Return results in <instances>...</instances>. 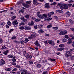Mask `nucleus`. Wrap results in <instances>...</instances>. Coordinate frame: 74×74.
Returning <instances> with one entry per match:
<instances>
[{"instance_id": "nucleus-40", "label": "nucleus", "mask_w": 74, "mask_h": 74, "mask_svg": "<svg viewBox=\"0 0 74 74\" xmlns=\"http://www.w3.org/2000/svg\"><path fill=\"white\" fill-rule=\"evenodd\" d=\"M57 3H56V2H54L52 3L51 4V5H56V4Z\"/></svg>"}, {"instance_id": "nucleus-58", "label": "nucleus", "mask_w": 74, "mask_h": 74, "mask_svg": "<svg viewBox=\"0 0 74 74\" xmlns=\"http://www.w3.org/2000/svg\"><path fill=\"white\" fill-rule=\"evenodd\" d=\"M22 0H21V1H20L19 2H18L17 3V4H18V5H19V4H21V3H22Z\"/></svg>"}, {"instance_id": "nucleus-14", "label": "nucleus", "mask_w": 74, "mask_h": 74, "mask_svg": "<svg viewBox=\"0 0 74 74\" xmlns=\"http://www.w3.org/2000/svg\"><path fill=\"white\" fill-rule=\"evenodd\" d=\"M71 42V39L70 38L68 39V41L67 42L68 44H70V43Z\"/></svg>"}, {"instance_id": "nucleus-47", "label": "nucleus", "mask_w": 74, "mask_h": 74, "mask_svg": "<svg viewBox=\"0 0 74 74\" xmlns=\"http://www.w3.org/2000/svg\"><path fill=\"white\" fill-rule=\"evenodd\" d=\"M13 30H14V29H11L9 31V33H11V32H12Z\"/></svg>"}, {"instance_id": "nucleus-34", "label": "nucleus", "mask_w": 74, "mask_h": 74, "mask_svg": "<svg viewBox=\"0 0 74 74\" xmlns=\"http://www.w3.org/2000/svg\"><path fill=\"white\" fill-rule=\"evenodd\" d=\"M0 26H1L3 27L4 26V23H2L0 24Z\"/></svg>"}, {"instance_id": "nucleus-11", "label": "nucleus", "mask_w": 74, "mask_h": 74, "mask_svg": "<svg viewBox=\"0 0 74 74\" xmlns=\"http://www.w3.org/2000/svg\"><path fill=\"white\" fill-rule=\"evenodd\" d=\"M44 32V30L42 29H40L38 31L39 33H43Z\"/></svg>"}, {"instance_id": "nucleus-62", "label": "nucleus", "mask_w": 74, "mask_h": 74, "mask_svg": "<svg viewBox=\"0 0 74 74\" xmlns=\"http://www.w3.org/2000/svg\"><path fill=\"white\" fill-rule=\"evenodd\" d=\"M16 18V16H14L12 17V19H15Z\"/></svg>"}, {"instance_id": "nucleus-17", "label": "nucleus", "mask_w": 74, "mask_h": 74, "mask_svg": "<svg viewBox=\"0 0 74 74\" xmlns=\"http://www.w3.org/2000/svg\"><path fill=\"white\" fill-rule=\"evenodd\" d=\"M28 25L29 26H32L34 25V22L33 21H31V23H28Z\"/></svg>"}, {"instance_id": "nucleus-49", "label": "nucleus", "mask_w": 74, "mask_h": 74, "mask_svg": "<svg viewBox=\"0 0 74 74\" xmlns=\"http://www.w3.org/2000/svg\"><path fill=\"white\" fill-rule=\"evenodd\" d=\"M25 18H27V19H29V16L28 15H26L25 16Z\"/></svg>"}, {"instance_id": "nucleus-50", "label": "nucleus", "mask_w": 74, "mask_h": 74, "mask_svg": "<svg viewBox=\"0 0 74 74\" xmlns=\"http://www.w3.org/2000/svg\"><path fill=\"white\" fill-rule=\"evenodd\" d=\"M16 67V68H18V69H21V66L19 65H16L15 66Z\"/></svg>"}, {"instance_id": "nucleus-24", "label": "nucleus", "mask_w": 74, "mask_h": 74, "mask_svg": "<svg viewBox=\"0 0 74 74\" xmlns=\"http://www.w3.org/2000/svg\"><path fill=\"white\" fill-rule=\"evenodd\" d=\"M49 3H47V8L49 9L50 8V6H49Z\"/></svg>"}, {"instance_id": "nucleus-25", "label": "nucleus", "mask_w": 74, "mask_h": 74, "mask_svg": "<svg viewBox=\"0 0 74 74\" xmlns=\"http://www.w3.org/2000/svg\"><path fill=\"white\" fill-rule=\"evenodd\" d=\"M8 50H7L5 51H4L3 53V54L4 55H7V53H8Z\"/></svg>"}, {"instance_id": "nucleus-1", "label": "nucleus", "mask_w": 74, "mask_h": 74, "mask_svg": "<svg viewBox=\"0 0 74 74\" xmlns=\"http://www.w3.org/2000/svg\"><path fill=\"white\" fill-rule=\"evenodd\" d=\"M47 42L49 44L51 45L52 46H54V45H55V42H53V41L51 40H48Z\"/></svg>"}, {"instance_id": "nucleus-41", "label": "nucleus", "mask_w": 74, "mask_h": 74, "mask_svg": "<svg viewBox=\"0 0 74 74\" xmlns=\"http://www.w3.org/2000/svg\"><path fill=\"white\" fill-rule=\"evenodd\" d=\"M19 26H21V25H25V23H21L19 24Z\"/></svg>"}, {"instance_id": "nucleus-38", "label": "nucleus", "mask_w": 74, "mask_h": 74, "mask_svg": "<svg viewBox=\"0 0 74 74\" xmlns=\"http://www.w3.org/2000/svg\"><path fill=\"white\" fill-rule=\"evenodd\" d=\"M63 42H67V40L65 38H64L62 40Z\"/></svg>"}, {"instance_id": "nucleus-20", "label": "nucleus", "mask_w": 74, "mask_h": 74, "mask_svg": "<svg viewBox=\"0 0 74 74\" xmlns=\"http://www.w3.org/2000/svg\"><path fill=\"white\" fill-rule=\"evenodd\" d=\"M25 12V10L23 9H21L20 11L19 12V13L20 14H21V13H23Z\"/></svg>"}, {"instance_id": "nucleus-37", "label": "nucleus", "mask_w": 74, "mask_h": 74, "mask_svg": "<svg viewBox=\"0 0 74 74\" xmlns=\"http://www.w3.org/2000/svg\"><path fill=\"white\" fill-rule=\"evenodd\" d=\"M31 1H27L26 2V4H30L31 3Z\"/></svg>"}, {"instance_id": "nucleus-61", "label": "nucleus", "mask_w": 74, "mask_h": 74, "mask_svg": "<svg viewBox=\"0 0 74 74\" xmlns=\"http://www.w3.org/2000/svg\"><path fill=\"white\" fill-rule=\"evenodd\" d=\"M66 53H69V54L71 53L70 51H66Z\"/></svg>"}, {"instance_id": "nucleus-45", "label": "nucleus", "mask_w": 74, "mask_h": 74, "mask_svg": "<svg viewBox=\"0 0 74 74\" xmlns=\"http://www.w3.org/2000/svg\"><path fill=\"white\" fill-rule=\"evenodd\" d=\"M67 33V30H65L64 32V35H65V34H66Z\"/></svg>"}, {"instance_id": "nucleus-13", "label": "nucleus", "mask_w": 74, "mask_h": 74, "mask_svg": "<svg viewBox=\"0 0 74 74\" xmlns=\"http://www.w3.org/2000/svg\"><path fill=\"white\" fill-rule=\"evenodd\" d=\"M64 48H59L58 49L57 51H62V50H64Z\"/></svg>"}, {"instance_id": "nucleus-5", "label": "nucleus", "mask_w": 74, "mask_h": 74, "mask_svg": "<svg viewBox=\"0 0 74 74\" xmlns=\"http://www.w3.org/2000/svg\"><path fill=\"white\" fill-rule=\"evenodd\" d=\"M27 74V71L26 70H24L21 73V74Z\"/></svg>"}, {"instance_id": "nucleus-31", "label": "nucleus", "mask_w": 74, "mask_h": 74, "mask_svg": "<svg viewBox=\"0 0 74 74\" xmlns=\"http://www.w3.org/2000/svg\"><path fill=\"white\" fill-rule=\"evenodd\" d=\"M25 43L29 41V39L27 38L25 39Z\"/></svg>"}, {"instance_id": "nucleus-35", "label": "nucleus", "mask_w": 74, "mask_h": 74, "mask_svg": "<svg viewBox=\"0 0 74 74\" xmlns=\"http://www.w3.org/2000/svg\"><path fill=\"white\" fill-rule=\"evenodd\" d=\"M20 42L21 44H24L25 42L23 40H20Z\"/></svg>"}, {"instance_id": "nucleus-3", "label": "nucleus", "mask_w": 74, "mask_h": 74, "mask_svg": "<svg viewBox=\"0 0 74 74\" xmlns=\"http://www.w3.org/2000/svg\"><path fill=\"white\" fill-rule=\"evenodd\" d=\"M0 63L1 65H3V64H5V61L4 60V59H2L0 61Z\"/></svg>"}, {"instance_id": "nucleus-42", "label": "nucleus", "mask_w": 74, "mask_h": 74, "mask_svg": "<svg viewBox=\"0 0 74 74\" xmlns=\"http://www.w3.org/2000/svg\"><path fill=\"white\" fill-rule=\"evenodd\" d=\"M37 68H40V67H41V65L40 64H37Z\"/></svg>"}, {"instance_id": "nucleus-55", "label": "nucleus", "mask_w": 74, "mask_h": 74, "mask_svg": "<svg viewBox=\"0 0 74 74\" xmlns=\"http://www.w3.org/2000/svg\"><path fill=\"white\" fill-rule=\"evenodd\" d=\"M40 19H37L36 20H35V21L36 22H39L40 21Z\"/></svg>"}, {"instance_id": "nucleus-59", "label": "nucleus", "mask_w": 74, "mask_h": 74, "mask_svg": "<svg viewBox=\"0 0 74 74\" xmlns=\"http://www.w3.org/2000/svg\"><path fill=\"white\" fill-rule=\"evenodd\" d=\"M6 48L5 46H3L2 47L1 49H5Z\"/></svg>"}, {"instance_id": "nucleus-12", "label": "nucleus", "mask_w": 74, "mask_h": 74, "mask_svg": "<svg viewBox=\"0 0 74 74\" xmlns=\"http://www.w3.org/2000/svg\"><path fill=\"white\" fill-rule=\"evenodd\" d=\"M23 6L26 7V8H29V5L25 4V3H23Z\"/></svg>"}, {"instance_id": "nucleus-2", "label": "nucleus", "mask_w": 74, "mask_h": 74, "mask_svg": "<svg viewBox=\"0 0 74 74\" xmlns=\"http://www.w3.org/2000/svg\"><path fill=\"white\" fill-rule=\"evenodd\" d=\"M12 24L14 25V27H17L18 24V23L17 22V20H15L13 22Z\"/></svg>"}, {"instance_id": "nucleus-26", "label": "nucleus", "mask_w": 74, "mask_h": 74, "mask_svg": "<svg viewBox=\"0 0 74 74\" xmlns=\"http://www.w3.org/2000/svg\"><path fill=\"white\" fill-rule=\"evenodd\" d=\"M8 25H9V26H11V25L12 24V23L10 21H8L7 22Z\"/></svg>"}, {"instance_id": "nucleus-28", "label": "nucleus", "mask_w": 74, "mask_h": 74, "mask_svg": "<svg viewBox=\"0 0 74 74\" xmlns=\"http://www.w3.org/2000/svg\"><path fill=\"white\" fill-rule=\"evenodd\" d=\"M12 62H16V59H15V57H14L12 58Z\"/></svg>"}, {"instance_id": "nucleus-36", "label": "nucleus", "mask_w": 74, "mask_h": 74, "mask_svg": "<svg viewBox=\"0 0 74 74\" xmlns=\"http://www.w3.org/2000/svg\"><path fill=\"white\" fill-rule=\"evenodd\" d=\"M14 42H15V43L17 44H19L20 43V42L19 41H14Z\"/></svg>"}, {"instance_id": "nucleus-21", "label": "nucleus", "mask_w": 74, "mask_h": 74, "mask_svg": "<svg viewBox=\"0 0 74 74\" xmlns=\"http://www.w3.org/2000/svg\"><path fill=\"white\" fill-rule=\"evenodd\" d=\"M52 29L54 30H58V27H54L52 28Z\"/></svg>"}, {"instance_id": "nucleus-29", "label": "nucleus", "mask_w": 74, "mask_h": 74, "mask_svg": "<svg viewBox=\"0 0 74 74\" xmlns=\"http://www.w3.org/2000/svg\"><path fill=\"white\" fill-rule=\"evenodd\" d=\"M69 21L71 23H73L74 22V21L71 19H69Z\"/></svg>"}, {"instance_id": "nucleus-51", "label": "nucleus", "mask_w": 74, "mask_h": 74, "mask_svg": "<svg viewBox=\"0 0 74 74\" xmlns=\"http://www.w3.org/2000/svg\"><path fill=\"white\" fill-rule=\"evenodd\" d=\"M64 37L65 38H67V39H68L69 38V36L67 35H65L64 36Z\"/></svg>"}, {"instance_id": "nucleus-43", "label": "nucleus", "mask_w": 74, "mask_h": 74, "mask_svg": "<svg viewBox=\"0 0 74 74\" xmlns=\"http://www.w3.org/2000/svg\"><path fill=\"white\" fill-rule=\"evenodd\" d=\"M42 26H43V25H38V27L39 28H40V29H42Z\"/></svg>"}, {"instance_id": "nucleus-22", "label": "nucleus", "mask_w": 74, "mask_h": 74, "mask_svg": "<svg viewBox=\"0 0 74 74\" xmlns=\"http://www.w3.org/2000/svg\"><path fill=\"white\" fill-rule=\"evenodd\" d=\"M5 71H11V68H8L5 69Z\"/></svg>"}, {"instance_id": "nucleus-64", "label": "nucleus", "mask_w": 74, "mask_h": 74, "mask_svg": "<svg viewBox=\"0 0 74 74\" xmlns=\"http://www.w3.org/2000/svg\"><path fill=\"white\" fill-rule=\"evenodd\" d=\"M71 30H72V31H73V32H74V28H71Z\"/></svg>"}, {"instance_id": "nucleus-39", "label": "nucleus", "mask_w": 74, "mask_h": 74, "mask_svg": "<svg viewBox=\"0 0 74 74\" xmlns=\"http://www.w3.org/2000/svg\"><path fill=\"white\" fill-rule=\"evenodd\" d=\"M66 14L67 15H68V16H70L71 14H70V13L69 12H66Z\"/></svg>"}, {"instance_id": "nucleus-48", "label": "nucleus", "mask_w": 74, "mask_h": 74, "mask_svg": "<svg viewBox=\"0 0 74 74\" xmlns=\"http://www.w3.org/2000/svg\"><path fill=\"white\" fill-rule=\"evenodd\" d=\"M47 15L48 16H49V17H51V14L50 13H49L47 14Z\"/></svg>"}, {"instance_id": "nucleus-8", "label": "nucleus", "mask_w": 74, "mask_h": 74, "mask_svg": "<svg viewBox=\"0 0 74 74\" xmlns=\"http://www.w3.org/2000/svg\"><path fill=\"white\" fill-rule=\"evenodd\" d=\"M73 55L72 54H69L67 53L65 54V56L66 58H69L70 56H72Z\"/></svg>"}, {"instance_id": "nucleus-60", "label": "nucleus", "mask_w": 74, "mask_h": 74, "mask_svg": "<svg viewBox=\"0 0 74 74\" xmlns=\"http://www.w3.org/2000/svg\"><path fill=\"white\" fill-rule=\"evenodd\" d=\"M50 60H51V61H52L53 62H54V61H55V60H56V59H52L50 58Z\"/></svg>"}, {"instance_id": "nucleus-18", "label": "nucleus", "mask_w": 74, "mask_h": 74, "mask_svg": "<svg viewBox=\"0 0 74 74\" xmlns=\"http://www.w3.org/2000/svg\"><path fill=\"white\" fill-rule=\"evenodd\" d=\"M37 15L39 18H40L41 16L40 15V12H37Z\"/></svg>"}, {"instance_id": "nucleus-46", "label": "nucleus", "mask_w": 74, "mask_h": 74, "mask_svg": "<svg viewBox=\"0 0 74 74\" xmlns=\"http://www.w3.org/2000/svg\"><path fill=\"white\" fill-rule=\"evenodd\" d=\"M62 5V4L59 3L57 5V6H60V7L61 5Z\"/></svg>"}, {"instance_id": "nucleus-56", "label": "nucleus", "mask_w": 74, "mask_h": 74, "mask_svg": "<svg viewBox=\"0 0 74 74\" xmlns=\"http://www.w3.org/2000/svg\"><path fill=\"white\" fill-rule=\"evenodd\" d=\"M12 40H14V39H15L16 38V36H13L11 38Z\"/></svg>"}, {"instance_id": "nucleus-54", "label": "nucleus", "mask_w": 74, "mask_h": 74, "mask_svg": "<svg viewBox=\"0 0 74 74\" xmlns=\"http://www.w3.org/2000/svg\"><path fill=\"white\" fill-rule=\"evenodd\" d=\"M51 20H52V18H47V21H51Z\"/></svg>"}, {"instance_id": "nucleus-53", "label": "nucleus", "mask_w": 74, "mask_h": 74, "mask_svg": "<svg viewBox=\"0 0 74 74\" xmlns=\"http://www.w3.org/2000/svg\"><path fill=\"white\" fill-rule=\"evenodd\" d=\"M43 51L45 52V53H47V49H43Z\"/></svg>"}, {"instance_id": "nucleus-52", "label": "nucleus", "mask_w": 74, "mask_h": 74, "mask_svg": "<svg viewBox=\"0 0 74 74\" xmlns=\"http://www.w3.org/2000/svg\"><path fill=\"white\" fill-rule=\"evenodd\" d=\"M17 69L16 68H14L12 70V71H17Z\"/></svg>"}, {"instance_id": "nucleus-16", "label": "nucleus", "mask_w": 74, "mask_h": 74, "mask_svg": "<svg viewBox=\"0 0 74 74\" xmlns=\"http://www.w3.org/2000/svg\"><path fill=\"white\" fill-rule=\"evenodd\" d=\"M37 3V0H33V3L34 5L36 4Z\"/></svg>"}, {"instance_id": "nucleus-4", "label": "nucleus", "mask_w": 74, "mask_h": 74, "mask_svg": "<svg viewBox=\"0 0 74 74\" xmlns=\"http://www.w3.org/2000/svg\"><path fill=\"white\" fill-rule=\"evenodd\" d=\"M47 18V14H42V16H41L40 18V19H45Z\"/></svg>"}, {"instance_id": "nucleus-10", "label": "nucleus", "mask_w": 74, "mask_h": 74, "mask_svg": "<svg viewBox=\"0 0 74 74\" xmlns=\"http://www.w3.org/2000/svg\"><path fill=\"white\" fill-rule=\"evenodd\" d=\"M64 9H68V8H69V6L68 5L66 4H64Z\"/></svg>"}, {"instance_id": "nucleus-57", "label": "nucleus", "mask_w": 74, "mask_h": 74, "mask_svg": "<svg viewBox=\"0 0 74 74\" xmlns=\"http://www.w3.org/2000/svg\"><path fill=\"white\" fill-rule=\"evenodd\" d=\"M29 63L30 64H32L33 63V62L32 61H29Z\"/></svg>"}, {"instance_id": "nucleus-19", "label": "nucleus", "mask_w": 74, "mask_h": 74, "mask_svg": "<svg viewBox=\"0 0 74 74\" xmlns=\"http://www.w3.org/2000/svg\"><path fill=\"white\" fill-rule=\"evenodd\" d=\"M60 9L62 10H63L64 9V4H62V5L60 7Z\"/></svg>"}, {"instance_id": "nucleus-7", "label": "nucleus", "mask_w": 74, "mask_h": 74, "mask_svg": "<svg viewBox=\"0 0 74 74\" xmlns=\"http://www.w3.org/2000/svg\"><path fill=\"white\" fill-rule=\"evenodd\" d=\"M24 29L25 30H29L31 29V28L29 26H25Z\"/></svg>"}, {"instance_id": "nucleus-27", "label": "nucleus", "mask_w": 74, "mask_h": 74, "mask_svg": "<svg viewBox=\"0 0 74 74\" xmlns=\"http://www.w3.org/2000/svg\"><path fill=\"white\" fill-rule=\"evenodd\" d=\"M57 12H59V13H61V14L63 13V11L61 10H57Z\"/></svg>"}, {"instance_id": "nucleus-33", "label": "nucleus", "mask_w": 74, "mask_h": 74, "mask_svg": "<svg viewBox=\"0 0 74 74\" xmlns=\"http://www.w3.org/2000/svg\"><path fill=\"white\" fill-rule=\"evenodd\" d=\"M59 47H60V48L64 47V45L63 44H61L59 45Z\"/></svg>"}, {"instance_id": "nucleus-30", "label": "nucleus", "mask_w": 74, "mask_h": 74, "mask_svg": "<svg viewBox=\"0 0 74 74\" xmlns=\"http://www.w3.org/2000/svg\"><path fill=\"white\" fill-rule=\"evenodd\" d=\"M52 26V25L51 24H50L47 26V28H48V29H50V28H51Z\"/></svg>"}, {"instance_id": "nucleus-63", "label": "nucleus", "mask_w": 74, "mask_h": 74, "mask_svg": "<svg viewBox=\"0 0 74 74\" xmlns=\"http://www.w3.org/2000/svg\"><path fill=\"white\" fill-rule=\"evenodd\" d=\"M24 19V17L22 16L21 17V19L23 21Z\"/></svg>"}, {"instance_id": "nucleus-32", "label": "nucleus", "mask_w": 74, "mask_h": 74, "mask_svg": "<svg viewBox=\"0 0 74 74\" xmlns=\"http://www.w3.org/2000/svg\"><path fill=\"white\" fill-rule=\"evenodd\" d=\"M20 30H23L24 29V26H21L19 28Z\"/></svg>"}, {"instance_id": "nucleus-23", "label": "nucleus", "mask_w": 74, "mask_h": 74, "mask_svg": "<svg viewBox=\"0 0 74 74\" xmlns=\"http://www.w3.org/2000/svg\"><path fill=\"white\" fill-rule=\"evenodd\" d=\"M14 57V56L12 55H10L8 56V57L9 58H10L11 59L12 58Z\"/></svg>"}, {"instance_id": "nucleus-15", "label": "nucleus", "mask_w": 74, "mask_h": 74, "mask_svg": "<svg viewBox=\"0 0 74 74\" xmlns=\"http://www.w3.org/2000/svg\"><path fill=\"white\" fill-rule=\"evenodd\" d=\"M59 35H60V36H62V35H63V36H64V32L62 31L60 32L59 33Z\"/></svg>"}, {"instance_id": "nucleus-44", "label": "nucleus", "mask_w": 74, "mask_h": 74, "mask_svg": "<svg viewBox=\"0 0 74 74\" xmlns=\"http://www.w3.org/2000/svg\"><path fill=\"white\" fill-rule=\"evenodd\" d=\"M47 71H48V72H47V74H49V72H48V71H49V70H50L49 67H48L47 68Z\"/></svg>"}, {"instance_id": "nucleus-9", "label": "nucleus", "mask_w": 74, "mask_h": 74, "mask_svg": "<svg viewBox=\"0 0 74 74\" xmlns=\"http://www.w3.org/2000/svg\"><path fill=\"white\" fill-rule=\"evenodd\" d=\"M35 44L36 45V46L40 47V45L38 43V41L36 40L35 42Z\"/></svg>"}, {"instance_id": "nucleus-6", "label": "nucleus", "mask_w": 74, "mask_h": 74, "mask_svg": "<svg viewBox=\"0 0 74 74\" xmlns=\"http://www.w3.org/2000/svg\"><path fill=\"white\" fill-rule=\"evenodd\" d=\"M29 53H26L24 54V56L26 59H29Z\"/></svg>"}]
</instances>
